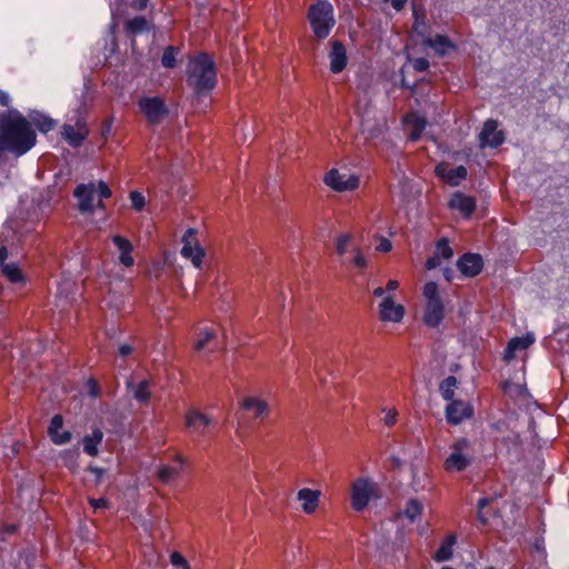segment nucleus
<instances>
[{
	"instance_id": "1a4fd4ad",
	"label": "nucleus",
	"mask_w": 569,
	"mask_h": 569,
	"mask_svg": "<svg viewBox=\"0 0 569 569\" xmlns=\"http://www.w3.org/2000/svg\"><path fill=\"white\" fill-rule=\"evenodd\" d=\"M405 312V307L392 295H387L378 305V316L382 322L400 323Z\"/></svg>"
},
{
	"instance_id": "5701e85b",
	"label": "nucleus",
	"mask_w": 569,
	"mask_h": 569,
	"mask_svg": "<svg viewBox=\"0 0 569 569\" xmlns=\"http://www.w3.org/2000/svg\"><path fill=\"white\" fill-rule=\"evenodd\" d=\"M217 348V332L212 328H200L193 343V349L198 352L208 350L214 351Z\"/></svg>"
},
{
	"instance_id": "ea45409f",
	"label": "nucleus",
	"mask_w": 569,
	"mask_h": 569,
	"mask_svg": "<svg viewBox=\"0 0 569 569\" xmlns=\"http://www.w3.org/2000/svg\"><path fill=\"white\" fill-rule=\"evenodd\" d=\"M352 236L350 233H341L336 239V250L338 254L343 256L348 252V246L351 243Z\"/></svg>"
},
{
	"instance_id": "f03ea898",
	"label": "nucleus",
	"mask_w": 569,
	"mask_h": 569,
	"mask_svg": "<svg viewBox=\"0 0 569 569\" xmlns=\"http://www.w3.org/2000/svg\"><path fill=\"white\" fill-rule=\"evenodd\" d=\"M187 82L198 94L213 89L217 73L213 61L208 54L200 53L189 61Z\"/></svg>"
},
{
	"instance_id": "7c9ffc66",
	"label": "nucleus",
	"mask_w": 569,
	"mask_h": 569,
	"mask_svg": "<svg viewBox=\"0 0 569 569\" xmlns=\"http://www.w3.org/2000/svg\"><path fill=\"white\" fill-rule=\"evenodd\" d=\"M103 439V432L100 429H94L90 435H87L83 442V451L92 457H96L99 452L98 445L101 443Z\"/></svg>"
},
{
	"instance_id": "c9c22d12",
	"label": "nucleus",
	"mask_w": 569,
	"mask_h": 569,
	"mask_svg": "<svg viewBox=\"0 0 569 569\" xmlns=\"http://www.w3.org/2000/svg\"><path fill=\"white\" fill-rule=\"evenodd\" d=\"M2 273L11 281V282H20L23 280L21 270L14 263H8L2 266Z\"/></svg>"
},
{
	"instance_id": "aec40b11",
	"label": "nucleus",
	"mask_w": 569,
	"mask_h": 569,
	"mask_svg": "<svg viewBox=\"0 0 569 569\" xmlns=\"http://www.w3.org/2000/svg\"><path fill=\"white\" fill-rule=\"evenodd\" d=\"M48 435L51 441L58 446L67 445L72 439L71 432L63 429V417L61 415H54L51 418Z\"/></svg>"
},
{
	"instance_id": "f704fd0d",
	"label": "nucleus",
	"mask_w": 569,
	"mask_h": 569,
	"mask_svg": "<svg viewBox=\"0 0 569 569\" xmlns=\"http://www.w3.org/2000/svg\"><path fill=\"white\" fill-rule=\"evenodd\" d=\"M423 510V506L416 499H410L407 502L402 515L408 518L411 522L415 521L418 517L421 516Z\"/></svg>"
},
{
	"instance_id": "0eeeda50",
	"label": "nucleus",
	"mask_w": 569,
	"mask_h": 569,
	"mask_svg": "<svg viewBox=\"0 0 569 569\" xmlns=\"http://www.w3.org/2000/svg\"><path fill=\"white\" fill-rule=\"evenodd\" d=\"M204 254L206 251L197 238V231L188 229L182 237L181 256L189 259L194 268L200 269Z\"/></svg>"
},
{
	"instance_id": "09e8293b",
	"label": "nucleus",
	"mask_w": 569,
	"mask_h": 569,
	"mask_svg": "<svg viewBox=\"0 0 569 569\" xmlns=\"http://www.w3.org/2000/svg\"><path fill=\"white\" fill-rule=\"evenodd\" d=\"M88 501L94 510L109 508V501L104 498H100V499L89 498Z\"/></svg>"
},
{
	"instance_id": "864d4df0",
	"label": "nucleus",
	"mask_w": 569,
	"mask_h": 569,
	"mask_svg": "<svg viewBox=\"0 0 569 569\" xmlns=\"http://www.w3.org/2000/svg\"><path fill=\"white\" fill-rule=\"evenodd\" d=\"M149 0H133L131 7L136 10H143L147 8Z\"/></svg>"
},
{
	"instance_id": "58836bf2",
	"label": "nucleus",
	"mask_w": 569,
	"mask_h": 569,
	"mask_svg": "<svg viewBox=\"0 0 569 569\" xmlns=\"http://www.w3.org/2000/svg\"><path fill=\"white\" fill-rule=\"evenodd\" d=\"M32 122L41 132H48L54 127L53 120L42 114L32 117Z\"/></svg>"
},
{
	"instance_id": "e2e57ef3",
	"label": "nucleus",
	"mask_w": 569,
	"mask_h": 569,
	"mask_svg": "<svg viewBox=\"0 0 569 569\" xmlns=\"http://www.w3.org/2000/svg\"><path fill=\"white\" fill-rule=\"evenodd\" d=\"M173 460L180 465H184L187 461L186 458L181 453H176L173 457Z\"/></svg>"
},
{
	"instance_id": "4be33fe9",
	"label": "nucleus",
	"mask_w": 569,
	"mask_h": 569,
	"mask_svg": "<svg viewBox=\"0 0 569 569\" xmlns=\"http://www.w3.org/2000/svg\"><path fill=\"white\" fill-rule=\"evenodd\" d=\"M321 492L309 488H302L297 493V499L301 502V509L307 515H312L319 507Z\"/></svg>"
},
{
	"instance_id": "69168bd1",
	"label": "nucleus",
	"mask_w": 569,
	"mask_h": 569,
	"mask_svg": "<svg viewBox=\"0 0 569 569\" xmlns=\"http://www.w3.org/2000/svg\"><path fill=\"white\" fill-rule=\"evenodd\" d=\"M67 466H68L70 469H73V467L76 466V462L67 463Z\"/></svg>"
},
{
	"instance_id": "6e6552de",
	"label": "nucleus",
	"mask_w": 569,
	"mask_h": 569,
	"mask_svg": "<svg viewBox=\"0 0 569 569\" xmlns=\"http://www.w3.org/2000/svg\"><path fill=\"white\" fill-rule=\"evenodd\" d=\"M61 133L70 146H80L89 134L84 117L79 113L74 118L70 119V122L63 124Z\"/></svg>"
},
{
	"instance_id": "bf43d9fd",
	"label": "nucleus",
	"mask_w": 569,
	"mask_h": 569,
	"mask_svg": "<svg viewBox=\"0 0 569 569\" xmlns=\"http://www.w3.org/2000/svg\"><path fill=\"white\" fill-rule=\"evenodd\" d=\"M372 295L376 298H381L382 300L385 297H387V290L382 287H377L376 289H373Z\"/></svg>"
},
{
	"instance_id": "39448f33",
	"label": "nucleus",
	"mask_w": 569,
	"mask_h": 569,
	"mask_svg": "<svg viewBox=\"0 0 569 569\" xmlns=\"http://www.w3.org/2000/svg\"><path fill=\"white\" fill-rule=\"evenodd\" d=\"M79 199V209L81 212H92L96 207H102V198H109L111 191L107 183L100 181L94 183L80 184L73 192Z\"/></svg>"
},
{
	"instance_id": "338daca9",
	"label": "nucleus",
	"mask_w": 569,
	"mask_h": 569,
	"mask_svg": "<svg viewBox=\"0 0 569 569\" xmlns=\"http://www.w3.org/2000/svg\"><path fill=\"white\" fill-rule=\"evenodd\" d=\"M422 293L427 295V283L422 287Z\"/></svg>"
},
{
	"instance_id": "37998d69",
	"label": "nucleus",
	"mask_w": 569,
	"mask_h": 569,
	"mask_svg": "<svg viewBox=\"0 0 569 569\" xmlns=\"http://www.w3.org/2000/svg\"><path fill=\"white\" fill-rule=\"evenodd\" d=\"M532 550L546 557L547 551L545 547V538L542 536H538L533 539L531 543Z\"/></svg>"
},
{
	"instance_id": "e433bc0d",
	"label": "nucleus",
	"mask_w": 569,
	"mask_h": 569,
	"mask_svg": "<svg viewBox=\"0 0 569 569\" xmlns=\"http://www.w3.org/2000/svg\"><path fill=\"white\" fill-rule=\"evenodd\" d=\"M352 258L351 263L359 270H365L368 267V259L362 252L360 247H353L351 249Z\"/></svg>"
},
{
	"instance_id": "bb28decb",
	"label": "nucleus",
	"mask_w": 569,
	"mask_h": 569,
	"mask_svg": "<svg viewBox=\"0 0 569 569\" xmlns=\"http://www.w3.org/2000/svg\"><path fill=\"white\" fill-rule=\"evenodd\" d=\"M112 241L120 252V256H119L120 262L124 267L133 266L134 259L131 254L132 250H133V246L131 244V242L121 236H113Z\"/></svg>"
},
{
	"instance_id": "423d86ee",
	"label": "nucleus",
	"mask_w": 569,
	"mask_h": 569,
	"mask_svg": "<svg viewBox=\"0 0 569 569\" xmlns=\"http://www.w3.org/2000/svg\"><path fill=\"white\" fill-rule=\"evenodd\" d=\"M469 448V441L460 438L451 446V452L445 460V469L447 471H463L471 463V458L466 456L463 451Z\"/></svg>"
},
{
	"instance_id": "4468645a",
	"label": "nucleus",
	"mask_w": 569,
	"mask_h": 569,
	"mask_svg": "<svg viewBox=\"0 0 569 569\" xmlns=\"http://www.w3.org/2000/svg\"><path fill=\"white\" fill-rule=\"evenodd\" d=\"M498 121L495 119H488L485 121L481 132L479 133V140L481 147L498 148L505 142V133L501 130H497Z\"/></svg>"
},
{
	"instance_id": "72a5a7b5",
	"label": "nucleus",
	"mask_w": 569,
	"mask_h": 569,
	"mask_svg": "<svg viewBox=\"0 0 569 569\" xmlns=\"http://www.w3.org/2000/svg\"><path fill=\"white\" fill-rule=\"evenodd\" d=\"M457 378L455 376H449L446 379H443L440 383V392L445 400L449 401L452 400L455 388L457 387Z\"/></svg>"
},
{
	"instance_id": "473e14b6",
	"label": "nucleus",
	"mask_w": 569,
	"mask_h": 569,
	"mask_svg": "<svg viewBox=\"0 0 569 569\" xmlns=\"http://www.w3.org/2000/svg\"><path fill=\"white\" fill-rule=\"evenodd\" d=\"M149 22L144 17H134L126 22V30L130 34H139L149 30Z\"/></svg>"
},
{
	"instance_id": "c03bdc74",
	"label": "nucleus",
	"mask_w": 569,
	"mask_h": 569,
	"mask_svg": "<svg viewBox=\"0 0 569 569\" xmlns=\"http://www.w3.org/2000/svg\"><path fill=\"white\" fill-rule=\"evenodd\" d=\"M375 238L379 239V244L376 247V250L378 252H389L392 249V243L389 239L382 237V236H375Z\"/></svg>"
},
{
	"instance_id": "79ce46f5",
	"label": "nucleus",
	"mask_w": 569,
	"mask_h": 569,
	"mask_svg": "<svg viewBox=\"0 0 569 569\" xmlns=\"http://www.w3.org/2000/svg\"><path fill=\"white\" fill-rule=\"evenodd\" d=\"M130 200L132 208L136 209L137 211L142 210V208L144 207V197L138 191H132L130 193Z\"/></svg>"
},
{
	"instance_id": "a19ab883",
	"label": "nucleus",
	"mask_w": 569,
	"mask_h": 569,
	"mask_svg": "<svg viewBox=\"0 0 569 569\" xmlns=\"http://www.w3.org/2000/svg\"><path fill=\"white\" fill-rule=\"evenodd\" d=\"M177 61V49L174 47H168L161 58L162 66L164 68L172 69L176 67Z\"/></svg>"
},
{
	"instance_id": "0e129e2a",
	"label": "nucleus",
	"mask_w": 569,
	"mask_h": 569,
	"mask_svg": "<svg viewBox=\"0 0 569 569\" xmlns=\"http://www.w3.org/2000/svg\"><path fill=\"white\" fill-rule=\"evenodd\" d=\"M478 519L480 520V522L482 525H486L487 523V518L482 515V511L481 510H478Z\"/></svg>"
},
{
	"instance_id": "2f4dec72",
	"label": "nucleus",
	"mask_w": 569,
	"mask_h": 569,
	"mask_svg": "<svg viewBox=\"0 0 569 569\" xmlns=\"http://www.w3.org/2000/svg\"><path fill=\"white\" fill-rule=\"evenodd\" d=\"M151 382L149 380H142L138 385H133L132 382H128V387L131 388L133 398L141 402L147 403L151 397L149 391Z\"/></svg>"
},
{
	"instance_id": "4c0bfd02",
	"label": "nucleus",
	"mask_w": 569,
	"mask_h": 569,
	"mask_svg": "<svg viewBox=\"0 0 569 569\" xmlns=\"http://www.w3.org/2000/svg\"><path fill=\"white\" fill-rule=\"evenodd\" d=\"M179 470H176L167 465H161L158 468V478L163 483H169L173 478L178 477Z\"/></svg>"
},
{
	"instance_id": "7ed1b4c3",
	"label": "nucleus",
	"mask_w": 569,
	"mask_h": 569,
	"mask_svg": "<svg viewBox=\"0 0 569 569\" xmlns=\"http://www.w3.org/2000/svg\"><path fill=\"white\" fill-rule=\"evenodd\" d=\"M381 497L380 486L368 477L357 478L350 486V503L357 512L363 511L371 502Z\"/></svg>"
},
{
	"instance_id": "cd10ccee",
	"label": "nucleus",
	"mask_w": 569,
	"mask_h": 569,
	"mask_svg": "<svg viewBox=\"0 0 569 569\" xmlns=\"http://www.w3.org/2000/svg\"><path fill=\"white\" fill-rule=\"evenodd\" d=\"M403 123L408 130L409 138L412 141H416L420 138L421 132L426 126L425 119L413 112L405 117Z\"/></svg>"
},
{
	"instance_id": "20e7f679",
	"label": "nucleus",
	"mask_w": 569,
	"mask_h": 569,
	"mask_svg": "<svg viewBox=\"0 0 569 569\" xmlns=\"http://www.w3.org/2000/svg\"><path fill=\"white\" fill-rule=\"evenodd\" d=\"M308 19L315 36L325 39L335 26L333 8L328 1H318L310 6Z\"/></svg>"
},
{
	"instance_id": "dca6fc26",
	"label": "nucleus",
	"mask_w": 569,
	"mask_h": 569,
	"mask_svg": "<svg viewBox=\"0 0 569 569\" xmlns=\"http://www.w3.org/2000/svg\"><path fill=\"white\" fill-rule=\"evenodd\" d=\"M457 268L463 277L473 278L483 269V259L479 253L467 252L457 260Z\"/></svg>"
},
{
	"instance_id": "4d7b16f0",
	"label": "nucleus",
	"mask_w": 569,
	"mask_h": 569,
	"mask_svg": "<svg viewBox=\"0 0 569 569\" xmlns=\"http://www.w3.org/2000/svg\"><path fill=\"white\" fill-rule=\"evenodd\" d=\"M132 351H133V348L129 345H122L119 348V355L121 357H128L129 355L132 353Z\"/></svg>"
},
{
	"instance_id": "3c124183",
	"label": "nucleus",
	"mask_w": 569,
	"mask_h": 569,
	"mask_svg": "<svg viewBox=\"0 0 569 569\" xmlns=\"http://www.w3.org/2000/svg\"><path fill=\"white\" fill-rule=\"evenodd\" d=\"M88 388H89V393L91 397L96 398L99 396V386L94 380L90 379L88 381Z\"/></svg>"
},
{
	"instance_id": "ddd939ff",
	"label": "nucleus",
	"mask_w": 569,
	"mask_h": 569,
	"mask_svg": "<svg viewBox=\"0 0 569 569\" xmlns=\"http://www.w3.org/2000/svg\"><path fill=\"white\" fill-rule=\"evenodd\" d=\"M427 70V60L425 58H417L413 60H409L402 67V87L411 90L412 97H415L416 101L420 103V98L418 97V91L420 89V80L419 81H409L408 74L410 72H422Z\"/></svg>"
},
{
	"instance_id": "412c9836",
	"label": "nucleus",
	"mask_w": 569,
	"mask_h": 569,
	"mask_svg": "<svg viewBox=\"0 0 569 569\" xmlns=\"http://www.w3.org/2000/svg\"><path fill=\"white\" fill-rule=\"evenodd\" d=\"M535 342V336L530 332L521 337L510 339L503 350V360L510 362L515 359L516 352L528 349Z\"/></svg>"
},
{
	"instance_id": "5fc2aeb1",
	"label": "nucleus",
	"mask_w": 569,
	"mask_h": 569,
	"mask_svg": "<svg viewBox=\"0 0 569 569\" xmlns=\"http://www.w3.org/2000/svg\"><path fill=\"white\" fill-rule=\"evenodd\" d=\"M443 277L448 282H451L455 278V270L450 267H446L442 270Z\"/></svg>"
},
{
	"instance_id": "9d476101",
	"label": "nucleus",
	"mask_w": 569,
	"mask_h": 569,
	"mask_svg": "<svg viewBox=\"0 0 569 569\" xmlns=\"http://www.w3.org/2000/svg\"><path fill=\"white\" fill-rule=\"evenodd\" d=\"M446 306L438 291V284L429 281V328H438L445 318Z\"/></svg>"
},
{
	"instance_id": "13d9d810",
	"label": "nucleus",
	"mask_w": 569,
	"mask_h": 569,
	"mask_svg": "<svg viewBox=\"0 0 569 569\" xmlns=\"http://www.w3.org/2000/svg\"><path fill=\"white\" fill-rule=\"evenodd\" d=\"M9 103H10V97H9V94H8L6 91H3V90H1V89H0V104H1L2 107H8V106H9Z\"/></svg>"
},
{
	"instance_id": "603ef678",
	"label": "nucleus",
	"mask_w": 569,
	"mask_h": 569,
	"mask_svg": "<svg viewBox=\"0 0 569 569\" xmlns=\"http://www.w3.org/2000/svg\"><path fill=\"white\" fill-rule=\"evenodd\" d=\"M399 288V281L398 280H389L386 286L387 295H392L393 291H396Z\"/></svg>"
},
{
	"instance_id": "a18cd8bd",
	"label": "nucleus",
	"mask_w": 569,
	"mask_h": 569,
	"mask_svg": "<svg viewBox=\"0 0 569 569\" xmlns=\"http://www.w3.org/2000/svg\"><path fill=\"white\" fill-rule=\"evenodd\" d=\"M386 412L383 422L387 427H392L397 422L398 411L395 408L383 409Z\"/></svg>"
},
{
	"instance_id": "c85d7f7f",
	"label": "nucleus",
	"mask_w": 569,
	"mask_h": 569,
	"mask_svg": "<svg viewBox=\"0 0 569 569\" xmlns=\"http://www.w3.org/2000/svg\"><path fill=\"white\" fill-rule=\"evenodd\" d=\"M457 542V537L455 533H449L446 536V538L442 540L440 547L435 552L432 558L437 562L448 561L452 558L453 553V546Z\"/></svg>"
},
{
	"instance_id": "f257e3e1",
	"label": "nucleus",
	"mask_w": 569,
	"mask_h": 569,
	"mask_svg": "<svg viewBox=\"0 0 569 569\" xmlns=\"http://www.w3.org/2000/svg\"><path fill=\"white\" fill-rule=\"evenodd\" d=\"M36 143V133L21 114H12L0 121V150L22 156Z\"/></svg>"
},
{
	"instance_id": "052dcab7",
	"label": "nucleus",
	"mask_w": 569,
	"mask_h": 569,
	"mask_svg": "<svg viewBox=\"0 0 569 569\" xmlns=\"http://www.w3.org/2000/svg\"><path fill=\"white\" fill-rule=\"evenodd\" d=\"M490 500L487 497H482L477 502L478 510H481L489 505Z\"/></svg>"
},
{
	"instance_id": "8fccbe9b",
	"label": "nucleus",
	"mask_w": 569,
	"mask_h": 569,
	"mask_svg": "<svg viewBox=\"0 0 569 569\" xmlns=\"http://www.w3.org/2000/svg\"><path fill=\"white\" fill-rule=\"evenodd\" d=\"M383 124H380L377 129L371 130L368 127V123L362 122V130L363 132H368L370 138H376L379 136V133L382 131Z\"/></svg>"
},
{
	"instance_id": "f8f14e48",
	"label": "nucleus",
	"mask_w": 569,
	"mask_h": 569,
	"mask_svg": "<svg viewBox=\"0 0 569 569\" xmlns=\"http://www.w3.org/2000/svg\"><path fill=\"white\" fill-rule=\"evenodd\" d=\"M325 182L331 189L342 192L357 189L359 178L356 174L340 173L337 169H331L326 174Z\"/></svg>"
},
{
	"instance_id": "b1692460",
	"label": "nucleus",
	"mask_w": 569,
	"mask_h": 569,
	"mask_svg": "<svg viewBox=\"0 0 569 569\" xmlns=\"http://www.w3.org/2000/svg\"><path fill=\"white\" fill-rule=\"evenodd\" d=\"M330 58V70L333 73L341 72L347 64V52L343 44L340 41H333L331 43Z\"/></svg>"
},
{
	"instance_id": "6ab92c4d",
	"label": "nucleus",
	"mask_w": 569,
	"mask_h": 569,
	"mask_svg": "<svg viewBox=\"0 0 569 569\" xmlns=\"http://www.w3.org/2000/svg\"><path fill=\"white\" fill-rule=\"evenodd\" d=\"M448 207L459 211L463 218H470L476 210V199L461 191H456L451 194Z\"/></svg>"
},
{
	"instance_id": "a878e982",
	"label": "nucleus",
	"mask_w": 569,
	"mask_h": 569,
	"mask_svg": "<svg viewBox=\"0 0 569 569\" xmlns=\"http://www.w3.org/2000/svg\"><path fill=\"white\" fill-rule=\"evenodd\" d=\"M429 49H432L438 57H446L455 52L457 46L448 36L437 34L435 38H429Z\"/></svg>"
},
{
	"instance_id": "49530a36",
	"label": "nucleus",
	"mask_w": 569,
	"mask_h": 569,
	"mask_svg": "<svg viewBox=\"0 0 569 569\" xmlns=\"http://www.w3.org/2000/svg\"><path fill=\"white\" fill-rule=\"evenodd\" d=\"M88 471H90L91 473H93V475H94V483H96L97 486H98V485H100V483L102 482V479H103V477H104V475H106V469H103V468H99V467H97V466H92V465H90V466L88 467Z\"/></svg>"
},
{
	"instance_id": "f3484780",
	"label": "nucleus",
	"mask_w": 569,
	"mask_h": 569,
	"mask_svg": "<svg viewBox=\"0 0 569 569\" xmlns=\"http://www.w3.org/2000/svg\"><path fill=\"white\" fill-rule=\"evenodd\" d=\"M473 415V408L469 402L451 400L446 406V418L451 425H459Z\"/></svg>"
},
{
	"instance_id": "9b49d317",
	"label": "nucleus",
	"mask_w": 569,
	"mask_h": 569,
	"mask_svg": "<svg viewBox=\"0 0 569 569\" xmlns=\"http://www.w3.org/2000/svg\"><path fill=\"white\" fill-rule=\"evenodd\" d=\"M186 428L191 435L202 437L207 433L209 427L213 423L210 416L198 409H189L184 416Z\"/></svg>"
},
{
	"instance_id": "de8ad7c7",
	"label": "nucleus",
	"mask_w": 569,
	"mask_h": 569,
	"mask_svg": "<svg viewBox=\"0 0 569 569\" xmlns=\"http://www.w3.org/2000/svg\"><path fill=\"white\" fill-rule=\"evenodd\" d=\"M170 561L176 567H182L183 569H189L187 560L179 552H172L170 556Z\"/></svg>"
},
{
	"instance_id": "c756f323",
	"label": "nucleus",
	"mask_w": 569,
	"mask_h": 569,
	"mask_svg": "<svg viewBox=\"0 0 569 569\" xmlns=\"http://www.w3.org/2000/svg\"><path fill=\"white\" fill-rule=\"evenodd\" d=\"M241 407L252 412L254 418H264L268 415V403L259 398L247 397L243 399Z\"/></svg>"
},
{
	"instance_id": "6e6d98bb",
	"label": "nucleus",
	"mask_w": 569,
	"mask_h": 569,
	"mask_svg": "<svg viewBox=\"0 0 569 569\" xmlns=\"http://www.w3.org/2000/svg\"><path fill=\"white\" fill-rule=\"evenodd\" d=\"M383 1L389 2L398 11L401 10L407 2V0H383Z\"/></svg>"
},
{
	"instance_id": "a211bd4d",
	"label": "nucleus",
	"mask_w": 569,
	"mask_h": 569,
	"mask_svg": "<svg viewBox=\"0 0 569 569\" xmlns=\"http://www.w3.org/2000/svg\"><path fill=\"white\" fill-rule=\"evenodd\" d=\"M139 107L151 123L159 122L167 113L163 101L157 97L141 99Z\"/></svg>"
},
{
	"instance_id": "2eb2a0df",
	"label": "nucleus",
	"mask_w": 569,
	"mask_h": 569,
	"mask_svg": "<svg viewBox=\"0 0 569 569\" xmlns=\"http://www.w3.org/2000/svg\"><path fill=\"white\" fill-rule=\"evenodd\" d=\"M436 174L445 180L451 187H458L468 174L467 168L462 164L450 167L446 162L438 163L435 169Z\"/></svg>"
},
{
	"instance_id": "680f3d73",
	"label": "nucleus",
	"mask_w": 569,
	"mask_h": 569,
	"mask_svg": "<svg viewBox=\"0 0 569 569\" xmlns=\"http://www.w3.org/2000/svg\"><path fill=\"white\" fill-rule=\"evenodd\" d=\"M7 257H8L7 248L2 246L0 248V263H3V261L7 259Z\"/></svg>"
},
{
	"instance_id": "393cba45",
	"label": "nucleus",
	"mask_w": 569,
	"mask_h": 569,
	"mask_svg": "<svg viewBox=\"0 0 569 569\" xmlns=\"http://www.w3.org/2000/svg\"><path fill=\"white\" fill-rule=\"evenodd\" d=\"M453 256V250L449 244L448 238L443 237L436 242V250L432 257H429V270L437 268L441 259L449 260Z\"/></svg>"
}]
</instances>
